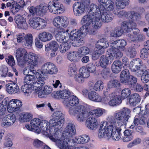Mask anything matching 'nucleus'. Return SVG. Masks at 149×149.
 <instances>
[{
	"mask_svg": "<svg viewBox=\"0 0 149 149\" xmlns=\"http://www.w3.org/2000/svg\"><path fill=\"white\" fill-rule=\"evenodd\" d=\"M85 67L81 68L79 70V74H80L84 79H86L90 76L89 71Z\"/></svg>",
	"mask_w": 149,
	"mask_h": 149,
	"instance_id": "nucleus-54",
	"label": "nucleus"
},
{
	"mask_svg": "<svg viewBox=\"0 0 149 149\" xmlns=\"http://www.w3.org/2000/svg\"><path fill=\"white\" fill-rule=\"evenodd\" d=\"M33 42V36L31 34L28 33L25 34L24 40L23 43V46L27 48H30Z\"/></svg>",
	"mask_w": 149,
	"mask_h": 149,
	"instance_id": "nucleus-39",
	"label": "nucleus"
},
{
	"mask_svg": "<svg viewBox=\"0 0 149 149\" xmlns=\"http://www.w3.org/2000/svg\"><path fill=\"white\" fill-rule=\"evenodd\" d=\"M38 38L42 42H46L51 40L52 39L53 36L50 33L43 31L39 34Z\"/></svg>",
	"mask_w": 149,
	"mask_h": 149,
	"instance_id": "nucleus-37",
	"label": "nucleus"
},
{
	"mask_svg": "<svg viewBox=\"0 0 149 149\" xmlns=\"http://www.w3.org/2000/svg\"><path fill=\"white\" fill-rule=\"evenodd\" d=\"M107 90H106V91H104L103 92L104 95L102 97H101V100L100 102L102 104H109V95H106V92H107Z\"/></svg>",
	"mask_w": 149,
	"mask_h": 149,
	"instance_id": "nucleus-59",
	"label": "nucleus"
},
{
	"mask_svg": "<svg viewBox=\"0 0 149 149\" xmlns=\"http://www.w3.org/2000/svg\"><path fill=\"white\" fill-rule=\"evenodd\" d=\"M11 125H12L15 122L16 120V116L13 114H8L5 116Z\"/></svg>",
	"mask_w": 149,
	"mask_h": 149,
	"instance_id": "nucleus-63",
	"label": "nucleus"
},
{
	"mask_svg": "<svg viewBox=\"0 0 149 149\" xmlns=\"http://www.w3.org/2000/svg\"><path fill=\"white\" fill-rule=\"evenodd\" d=\"M131 93V91L128 88L123 89L121 91V97L123 99L127 98Z\"/></svg>",
	"mask_w": 149,
	"mask_h": 149,
	"instance_id": "nucleus-56",
	"label": "nucleus"
},
{
	"mask_svg": "<svg viewBox=\"0 0 149 149\" xmlns=\"http://www.w3.org/2000/svg\"><path fill=\"white\" fill-rule=\"evenodd\" d=\"M48 8L50 12L54 14H61L65 10L63 5L57 2H50L48 4Z\"/></svg>",
	"mask_w": 149,
	"mask_h": 149,
	"instance_id": "nucleus-20",
	"label": "nucleus"
},
{
	"mask_svg": "<svg viewBox=\"0 0 149 149\" xmlns=\"http://www.w3.org/2000/svg\"><path fill=\"white\" fill-rule=\"evenodd\" d=\"M86 125L89 129L91 130H95L98 127V124L97 121L94 118L88 117L86 119Z\"/></svg>",
	"mask_w": 149,
	"mask_h": 149,
	"instance_id": "nucleus-31",
	"label": "nucleus"
},
{
	"mask_svg": "<svg viewBox=\"0 0 149 149\" xmlns=\"http://www.w3.org/2000/svg\"><path fill=\"white\" fill-rule=\"evenodd\" d=\"M142 64V61L140 59H135L131 61L129 65L130 69L133 72L139 70Z\"/></svg>",
	"mask_w": 149,
	"mask_h": 149,
	"instance_id": "nucleus-33",
	"label": "nucleus"
},
{
	"mask_svg": "<svg viewBox=\"0 0 149 149\" xmlns=\"http://www.w3.org/2000/svg\"><path fill=\"white\" fill-rule=\"evenodd\" d=\"M130 110L127 108L115 113L113 118L102 121L100 124L98 133L100 138L104 137L109 139L111 137L115 141L121 139V127L125 125L131 117Z\"/></svg>",
	"mask_w": 149,
	"mask_h": 149,
	"instance_id": "nucleus-1",
	"label": "nucleus"
},
{
	"mask_svg": "<svg viewBox=\"0 0 149 149\" xmlns=\"http://www.w3.org/2000/svg\"><path fill=\"white\" fill-rule=\"evenodd\" d=\"M113 49H109L107 51V56L103 55L100 59V64L102 68H106L108 64L111 63L114 58H119L123 55L122 53L120 52L117 49L115 50Z\"/></svg>",
	"mask_w": 149,
	"mask_h": 149,
	"instance_id": "nucleus-9",
	"label": "nucleus"
},
{
	"mask_svg": "<svg viewBox=\"0 0 149 149\" xmlns=\"http://www.w3.org/2000/svg\"><path fill=\"white\" fill-rule=\"evenodd\" d=\"M77 69L76 65L73 63L71 64L69 66L68 74L70 76H72L76 73Z\"/></svg>",
	"mask_w": 149,
	"mask_h": 149,
	"instance_id": "nucleus-51",
	"label": "nucleus"
},
{
	"mask_svg": "<svg viewBox=\"0 0 149 149\" xmlns=\"http://www.w3.org/2000/svg\"><path fill=\"white\" fill-rule=\"evenodd\" d=\"M117 7L116 9H115L113 11V13L115 15H117L119 17H126L129 19H131L134 21H138L141 18L140 15L138 13H135L134 11L126 12L125 11L122 10L119 11L118 8H119Z\"/></svg>",
	"mask_w": 149,
	"mask_h": 149,
	"instance_id": "nucleus-19",
	"label": "nucleus"
},
{
	"mask_svg": "<svg viewBox=\"0 0 149 149\" xmlns=\"http://www.w3.org/2000/svg\"><path fill=\"white\" fill-rule=\"evenodd\" d=\"M41 120L40 119L35 118L32 120L30 122V124L34 129V132L38 134L41 132L40 126Z\"/></svg>",
	"mask_w": 149,
	"mask_h": 149,
	"instance_id": "nucleus-40",
	"label": "nucleus"
},
{
	"mask_svg": "<svg viewBox=\"0 0 149 149\" xmlns=\"http://www.w3.org/2000/svg\"><path fill=\"white\" fill-rule=\"evenodd\" d=\"M141 99L140 96L137 93L132 94L129 97L130 104L133 106H136L139 103Z\"/></svg>",
	"mask_w": 149,
	"mask_h": 149,
	"instance_id": "nucleus-38",
	"label": "nucleus"
},
{
	"mask_svg": "<svg viewBox=\"0 0 149 149\" xmlns=\"http://www.w3.org/2000/svg\"><path fill=\"white\" fill-rule=\"evenodd\" d=\"M67 57L70 61L74 62H77L80 58L77 51H72L68 53Z\"/></svg>",
	"mask_w": 149,
	"mask_h": 149,
	"instance_id": "nucleus-46",
	"label": "nucleus"
},
{
	"mask_svg": "<svg viewBox=\"0 0 149 149\" xmlns=\"http://www.w3.org/2000/svg\"><path fill=\"white\" fill-rule=\"evenodd\" d=\"M76 129L74 125L71 123H68L65 130L63 133L62 136L60 134L59 130V135L58 137L55 138L56 139L64 141L65 139H70V138L72 137L76 134Z\"/></svg>",
	"mask_w": 149,
	"mask_h": 149,
	"instance_id": "nucleus-13",
	"label": "nucleus"
},
{
	"mask_svg": "<svg viewBox=\"0 0 149 149\" xmlns=\"http://www.w3.org/2000/svg\"><path fill=\"white\" fill-rule=\"evenodd\" d=\"M15 56L18 65L21 67L29 65L36 67L38 65L39 55L31 52H28L24 48H18L16 51Z\"/></svg>",
	"mask_w": 149,
	"mask_h": 149,
	"instance_id": "nucleus-3",
	"label": "nucleus"
},
{
	"mask_svg": "<svg viewBox=\"0 0 149 149\" xmlns=\"http://www.w3.org/2000/svg\"><path fill=\"white\" fill-rule=\"evenodd\" d=\"M58 71V68L54 63L48 62L44 63L41 67V70H38L37 77L40 80L42 84H44V80L48 78V74H56Z\"/></svg>",
	"mask_w": 149,
	"mask_h": 149,
	"instance_id": "nucleus-7",
	"label": "nucleus"
},
{
	"mask_svg": "<svg viewBox=\"0 0 149 149\" xmlns=\"http://www.w3.org/2000/svg\"><path fill=\"white\" fill-rule=\"evenodd\" d=\"M14 20L17 27L19 29H26L28 28L26 19L20 15H16Z\"/></svg>",
	"mask_w": 149,
	"mask_h": 149,
	"instance_id": "nucleus-29",
	"label": "nucleus"
},
{
	"mask_svg": "<svg viewBox=\"0 0 149 149\" xmlns=\"http://www.w3.org/2000/svg\"><path fill=\"white\" fill-rule=\"evenodd\" d=\"M89 107V106L88 108L86 109V115L85 117L84 118L82 121H79V122L81 123L84 122L86 120L87 117H88L93 116L96 118H98L101 116L103 113L106 112V110L105 109L99 107L94 109L88 112V109Z\"/></svg>",
	"mask_w": 149,
	"mask_h": 149,
	"instance_id": "nucleus-21",
	"label": "nucleus"
},
{
	"mask_svg": "<svg viewBox=\"0 0 149 149\" xmlns=\"http://www.w3.org/2000/svg\"><path fill=\"white\" fill-rule=\"evenodd\" d=\"M51 119L50 120V123L56 128L57 131L61 129L64 123L65 116L62 112L60 110L55 111L51 115Z\"/></svg>",
	"mask_w": 149,
	"mask_h": 149,
	"instance_id": "nucleus-10",
	"label": "nucleus"
},
{
	"mask_svg": "<svg viewBox=\"0 0 149 149\" xmlns=\"http://www.w3.org/2000/svg\"><path fill=\"white\" fill-rule=\"evenodd\" d=\"M32 118V115L30 113H23L19 116V120L21 122H29Z\"/></svg>",
	"mask_w": 149,
	"mask_h": 149,
	"instance_id": "nucleus-47",
	"label": "nucleus"
},
{
	"mask_svg": "<svg viewBox=\"0 0 149 149\" xmlns=\"http://www.w3.org/2000/svg\"><path fill=\"white\" fill-rule=\"evenodd\" d=\"M24 5V1L21 0L18 2H13L12 3V7L11 11L13 14H15L17 13L21 8H23Z\"/></svg>",
	"mask_w": 149,
	"mask_h": 149,
	"instance_id": "nucleus-36",
	"label": "nucleus"
},
{
	"mask_svg": "<svg viewBox=\"0 0 149 149\" xmlns=\"http://www.w3.org/2000/svg\"><path fill=\"white\" fill-rule=\"evenodd\" d=\"M120 83L118 80L116 79L111 80L109 81L107 84V88L109 89L118 87Z\"/></svg>",
	"mask_w": 149,
	"mask_h": 149,
	"instance_id": "nucleus-52",
	"label": "nucleus"
},
{
	"mask_svg": "<svg viewBox=\"0 0 149 149\" xmlns=\"http://www.w3.org/2000/svg\"><path fill=\"white\" fill-rule=\"evenodd\" d=\"M104 88V84L101 80L97 81L95 84L93 89L95 91H100L102 90Z\"/></svg>",
	"mask_w": 149,
	"mask_h": 149,
	"instance_id": "nucleus-53",
	"label": "nucleus"
},
{
	"mask_svg": "<svg viewBox=\"0 0 149 149\" xmlns=\"http://www.w3.org/2000/svg\"><path fill=\"white\" fill-rule=\"evenodd\" d=\"M92 24H84L80 30H73L71 32L69 38L75 42L77 46L82 45L84 42L83 37L88 34L93 35L95 32V29Z\"/></svg>",
	"mask_w": 149,
	"mask_h": 149,
	"instance_id": "nucleus-4",
	"label": "nucleus"
},
{
	"mask_svg": "<svg viewBox=\"0 0 149 149\" xmlns=\"http://www.w3.org/2000/svg\"><path fill=\"white\" fill-rule=\"evenodd\" d=\"M43 81L44 84L40 86L41 87L39 89V91H37V93L38 94V96L40 97H42L45 96V95H48L50 94L52 91V88L49 86L46 85L44 86L43 88L42 89V87L45 84V81Z\"/></svg>",
	"mask_w": 149,
	"mask_h": 149,
	"instance_id": "nucleus-32",
	"label": "nucleus"
},
{
	"mask_svg": "<svg viewBox=\"0 0 149 149\" xmlns=\"http://www.w3.org/2000/svg\"><path fill=\"white\" fill-rule=\"evenodd\" d=\"M132 132L131 130H126L124 132V137L123 138V141L124 142L130 141L132 139L133 137L132 135Z\"/></svg>",
	"mask_w": 149,
	"mask_h": 149,
	"instance_id": "nucleus-50",
	"label": "nucleus"
},
{
	"mask_svg": "<svg viewBox=\"0 0 149 149\" xmlns=\"http://www.w3.org/2000/svg\"><path fill=\"white\" fill-rule=\"evenodd\" d=\"M101 11L100 15H98V16L100 18L99 20L100 25V27L102 26V22H108L111 21L113 18V15L109 11H107L106 9L104 8H103V9H102L101 8Z\"/></svg>",
	"mask_w": 149,
	"mask_h": 149,
	"instance_id": "nucleus-23",
	"label": "nucleus"
},
{
	"mask_svg": "<svg viewBox=\"0 0 149 149\" xmlns=\"http://www.w3.org/2000/svg\"><path fill=\"white\" fill-rule=\"evenodd\" d=\"M24 84L21 87V91L23 92L24 95L26 96H30L31 93L32 91L34 90L35 92L37 93V91L43 84L41 82H38L39 85L35 86V84L37 83L36 82V78L34 76H27L24 78Z\"/></svg>",
	"mask_w": 149,
	"mask_h": 149,
	"instance_id": "nucleus-6",
	"label": "nucleus"
},
{
	"mask_svg": "<svg viewBox=\"0 0 149 149\" xmlns=\"http://www.w3.org/2000/svg\"><path fill=\"white\" fill-rule=\"evenodd\" d=\"M136 24L135 28H133V33L131 32L127 34V40L130 42H132L134 41L138 40H142L143 38V35L140 33L139 30L136 28Z\"/></svg>",
	"mask_w": 149,
	"mask_h": 149,
	"instance_id": "nucleus-22",
	"label": "nucleus"
},
{
	"mask_svg": "<svg viewBox=\"0 0 149 149\" xmlns=\"http://www.w3.org/2000/svg\"><path fill=\"white\" fill-rule=\"evenodd\" d=\"M126 45V41L123 39H121L114 41L111 43V47L110 49H113V50L117 49L120 52L122 53L118 49L119 47H124Z\"/></svg>",
	"mask_w": 149,
	"mask_h": 149,
	"instance_id": "nucleus-35",
	"label": "nucleus"
},
{
	"mask_svg": "<svg viewBox=\"0 0 149 149\" xmlns=\"http://www.w3.org/2000/svg\"><path fill=\"white\" fill-rule=\"evenodd\" d=\"M63 104L68 108V113L70 116L75 117L79 122L82 121L86 115V109L89 105L84 103H79V100L76 96L71 95L67 101H63Z\"/></svg>",
	"mask_w": 149,
	"mask_h": 149,
	"instance_id": "nucleus-2",
	"label": "nucleus"
},
{
	"mask_svg": "<svg viewBox=\"0 0 149 149\" xmlns=\"http://www.w3.org/2000/svg\"><path fill=\"white\" fill-rule=\"evenodd\" d=\"M0 122L1 126L4 127H7L11 125L6 116L0 118Z\"/></svg>",
	"mask_w": 149,
	"mask_h": 149,
	"instance_id": "nucleus-55",
	"label": "nucleus"
},
{
	"mask_svg": "<svg viewBox=\"0 0 149 149\" xmlns=\"http://www.w3.org/2000/svg\"><path fill=\"white\" fill-rule=\"evenodd\" d=\"M3 103L6 105L8 112L11 113L18 110L22 105V102L20 100L15 99L9 100L8 97L3 100Z\"/></svg>",
	"mask_w": 149,
	"mask_h": 149,
	"instance_id": "nucleus-14",
	"label": "nucleus"
},
{
	"mask_svg": "<svg viewBox=\"0 0 149 149\" xmlns=\"http://www.w3.org/2000/svg\"><path fill=\"white\" fill-rule=\"evenodd\" d=\"M131 75L130 74L129 71L127 69L123 70L120 74V81L123 83H126L128 82L130 77Z\"/></svg>",
	"mask_w": 149,
	"mask_h": 149,
	"instance_id": "nucleus-43",
	"label": "nucleus"
},
{
	"mask_svg": "<svg viewBox=\"0 0 149 149\" xmlns=\"http://www.w3.org/2000/svg\"><path fill=\"white\" fill-rule=\"evenodd\" d=\"M71 95L70 92L67 90L55 91L52 94V97L56 99H62L63 101H67Z\"/></svg>",
	"mask_w": 149,
	"mask_h": 149,
	"instance_id": "nucleus-24",
	"label": "nucleus"
},
{
	"mask_svg": "<svg viewBox=\"0 0 149 149\" xmlns=\"http://www.w3.org/2000/svg\"><path fill=\"white\" fill-rule=\"evenodd\" d=\"M68 29H61L60 31L56 33L55 35L57 40L62 43L59 46L60 52L63 53L68 51L71 47L70 42L68 40Z\"/></svg>",
	"mask_w": 149,
	"mask_h": 149,
	"instance_id": "nucleus-8",
	"label": "nucleus"
},
{
	"mask_svg": "<svg viewBox=\"0 0 149 149\" xmlns=\"http://www.w3.org/2000/svg\"><path fill=\"white\" fill-rule=\"evenodd\" d=\"M116 5L118 8L123 9L128 4L129 0H115Z\"/></svg>",
	"mask_w": 149,
	"mask_h": 149,
	"instance_id": "nucleus-48",
	"label": "nucleus"
},
{
	"mask_svg": "<svg viewBox=\"0 0 149 149\" xmlns=\"http://www.w3.org/2000/svg\"><path fill=\"white\" fill-rule=\"evenodd\" d=\"M6 91L9 94H14L19 92V89L17 84L13 82L9 83L6 85Z\"/></svg>",
	"mask_w": 149,
	"mask_h": 149,
	"instance_id": "nucleus-30",
	"label": "nucleus"
},
{
	"mask_svg": "<svg viewBox=\"0 0 149 149\" xmlns=\"http://www.w3.org/2000/svg\"><path fill=\"white\" fill-rule=\"evenodd\" d=\"M8 71V68L6 65H3L0 66V74L2 77H6Z\"/></svg>",
	"mask_w": 149,
	"mask_h": 149,
	"instance_id": "nucleus-61",
	"label": "nucleus"
},
{
	"mask_svg": "<svg viewBox=\"0 0 149 149\" xmlns=\"http://www.w3.org/2000/svg\"><path fill=\"white\" fill-rule=\"evenodd\" d=\"M141 80L143 83H146L149 81V70L145 71L143 73L141 77Z\"/></svg>",
	"mask_w": 149,
	"mask_h": 149,
	"instance_id": "nucleus-57",
	"label": "nucleus"
},
{
	"mask_svg": "<svg viewBox=\"0 0 149 149\" xmlns=\"http://www.w3.org/2000/svg\"><path fill=\"white\" fill-rule=\"evenodd\" d=\"M59 20V26L58 27L59 30L57 31L56 33L60 31L61 29H64L65 30L68 29H64L67 27L69 24V21L68 18L65 17L60 16Z\"/></svg>",
	"mask_w": 149,
	"mask_h": 149,
	"instance_id": "nucleus-42",
	"label": "nucleus"
},
{
	"mask_svg": "<svg viewBox=\"0 0 149 149\" xmlns=\"http://www.w3.org/2000/svg\"><path fill=\"white\" fill-rule=\"evenodd\" d=\"M46 106V104L42 101H38L35 103V107L37 109L40 111L42 110Z\"/></svg>",
	"mask_w": 149,
	"mask_h": 149,
	"instance_id": "nucleus-64",
	"label": "nucleus"
},
{
	"mask_svg": "<svg viewBox=\"0 0 149 149\" xmlns=\"http://www.w3.org/2000/svg\"><path fill=\"white\" fill-rule=\"evenodd\" d=\"M73 143L70 141L68 143L64 142L62 140H59L56 142V146L60 149H76L73 146Z\"/></svg>",
	"mask_w": 149,
	"mask_h": 149,
	"instance_id": "nucleus-34",
	"label": "nucleus"
},
{
	"mask_svg": "<svg viewBox=\"0 0 149 149\" xmlns=\"http://www.w3.org/2000/svg\"><path fill=\"white\" fill-rule=\"evenodd\" d=\"M73 9L74 14L77 16H80L85 11L86 7L84 4L79 2H76L73 5Z\"/></svg>",
	"mask_w": 149,
	"mask_h": 149,
	"instance_id": "nucleus-27",
	"label": "nucleus"
},
{
	"mask_svg": "<svg viewBox=\"0 0 149 149\" xmlns=\"http://www.w3.org/2000/svg\"><path fill=\"white\" fill-rule=\"evenodd\" d=\"M74 79L76 82L80 84L84 83L85 81V79L79 73L75 75Z\"/></svg>",
	"mask_w": 149,
	"mask_h": 149,
	"instance_id": "nucleus-58",
	"label": "nucleus"
},
{
	"mask_svg": "<svg viewBox=\"0 0 149 149\" xmlns=\"http://www.w3.org/2000/svg\"><path fill=\"white\" fill-rule=\"evenodd\" d=\"M146 118L144 115L140 113H137L134 117V119L133 122L130 126V127L131 129H133L135 128L136 132L142 133V134H146V133L143 132V128L140 126H136L139 125H144L145 123Z\"/></svg>",
	"mask_w": 149,
	"mask_h": 149,
	"instance_id": "nucleus-17",
	"label": "nucleus"
},
{
	"mask_svg": "<svg viewBox=\"0 0 149 149\" xmlns=\"http://www.w3.org/2000/svg\"><path fill=\"white\" fill-rule=\"evenodd\" d=\"M43 143L42 141L36 139L33 140L32 145L35 148H39L43 145Z\"/></svg>",
	"mask_w": 149,
	"mask_h": 149,
	"instance_id": "nucleus-60",
	"label": "nucleus"
},
{
	"mask_svg": "<svg viewBox=\"0 0 149 149\" xmlns=\"http://www.w3.org/2000/svg\"><path fill=\"white\" fill-rule=\"evenodd\" d=\"M90 140L89 136L86 135H83L81 136H77L74 139H65V140L63 141L68 143L71 141L73 143V146H74L75 143L78 144H83L87 143Z\"/></svg>",
	"mask_w": 149,
	"mask_h": 149,
	"instance_id": "nucleus-26",
	"label": "nucleus"
},
{
	"mask_svg": "<svg viewBox=\"0 0 149 149\" xmlns=\"http://www.w3.org/2000/svg\"><path fill=\"white\" fill-rule=\"evenodd\" d=\"M3 103L6 105L8 112L11 113L18 110L22 105V102L20 100L15 99L9 100L8 97L3 100Z\"/></svg>",
	"mask_w": 149,
	"mask_h": 149,
	"instance_id": "nucleus-15",
	"label": "nucleus"
},
{
	"mask_svg": "<svg viewBox=\"0 0 149 149\" xmlns=\"http://www.w3.org/2000/svg\"><path fill=\"white\" fill-rule=\"evenodd\" d=\"M122 67L121 61L118 60L114 61L112 65V71L113 73H118L121 71Z\"/></svg>",
	"mask_w": 149,
	"mask_h": 149,
	"instance_id": "nucleus-44",
	"label": "nucleus"
},
{
	"mask_svg": "<svg viewBox=\"0 0 149 149\" xmlns=\"http://www.w3.org/2000/svg\"><path fill=\"white\" fill-rule=\"evenodd\" d=\"M109 105L111 106L119 105L122 102L121 97L116 92H112L109 94Z\"/></svg>",
	"mask_w": 149,
	"mask_h": 149,
	"instance_id": "nucleus-25",
	"label": "nucleus"
},
{
	"mask_svg": "<svg viewBox=\"0 0 149 149\" xmlns=\"http://www.w3.org/2000/svg\"><path fill=\"white\" fill-rule=\"evenodd\" d=\"M109 45V42L106 39L102 38L98 40L95 44V48L92 55L93 59H97L100 55L104 53V49L107 48Z\"/></svg>",
	"mask_w": 149,
	"mask_h": 149,
	"instance_id": "nucleus-11",
	"label": "nucleus"
},
{
	"mask_svg": "<svg viewBox=\"0 0 149 149\" xmlns=\"http://www.w3.org/2000/svg\"><path fill=\"white\" fill-rule=\"evenodd\" d=\"M101 8H102L101 5L100 8H99L96 5L92 3L89 8V11L88 13L93 16H95L96 14L100 15L101 14Z\"/></svg>",
	"mask_w": 149,
	"mask_h": 149,
	"instance_id": "nucleus-41",
	"label": "nucleus"
},
{
	"mask_svg": "<svg viewBox=\"0 0 149 149\" xmlns=\"http://www.w3.org/2000/svg\"><path fill=\"white\" fill-rule=\"evenodd\" d=\"M88 99L91 101L96 102H100L101 96L94 91H91L88 93Z\"/></svg>",
	"mask_w": 149,
	"mask_h": 149,
	"instance_id": "nucleus-45",
	"label": "nucleus"
},
{
	"mask_svg": "<svg viewBox=\"0 0 149 149\" xmlns=\"http://www.w3.org/2000/svg\"><path fill=\"white\" fill-rule=\"evenodd\" d=\"M80 58L83 56L88 54L90 52L89 48L86 47H83L78 49L77 51Z\"/></svg>",
	"mask_w": 149,
	"mask_h": 149,
	"instance_id": "nucleus-49",
	"label": "nucleus"
},
{
	"mask_svg": "<svg viewBox=\"0 0 149 149\" xmlns=\"http://www.w3.org/2000/svg\"><path fill=\"white\" fill-rule=\"evenodd\" d=\"M135 26V22L132 20L123 22L121 27H117L115 28L117 37L121 36L123 32L126 33L127 36V34L130 33Z\"/></svg>",
	"mask_w": 149,
	"mask_h": 149,
	"instance_id": "nucleus-12",
	"label": "nucleus"
},
{
	"mask_svg": "<svg viewBox=\"0 0 149 149\" xmlns=\"http://www.w3.org/2000/svg\"><path fill=\"white\" fill-rule=\"evenodd\" d=\"M140 57L143 59L146 60L149 57L148 50L146 49H143L140 51Z\"/></svg>",
	"mask_w": 149,
	"mask_h": 149,
	"instance_id": "nucleus-62",
	"label": "nucleus"
},
{
	"mask_svg": "<svg viewBox=\"0 0 149 149\" xmlns=\"http://www.w3.org/2000/svg\"><path fill=\"white\" fill-rule=\"evenodd\" d=\"M40 127L42 134L48 137L51 140L55 143V144L56 142L59 140L56 139L55 138L58 137L59 130H58V132H56L57 130L56 128L51 124L50 120L49 122L45 120H41Z\"/></svg>",
	"mask_w": 149,
	"mask_h": 149,
	"instance_id": "nucleus-5",
	"label": "nucleus"
},
{
	"mask_svg": "<svg viewBox=\"0 0 149 149\" xmlns=\"http://www.w3.org/2000/svg\"><path fill=\"white\" fill-rule=\"evenodd\" d=\"M28 23L32 28L39 30L44 29L47 25V21L45 20L37 17L30 18Z\"/></svg>",
	"mask_w": 149,
	"mask_h": 149,
	"instance_id": "nucleus-18",
	"label": "nucleus"
},
{
	"mask_svg": "<svg viewBox=\"0 0 149 149\" xmlns=\"http://www.w3.org/2000/svg\"><path fill=\"white\" fill-rule=\"evenodd\" d=\"M98 2L101 6L102 8H105L107 11H113L116 9L114 2L111 0H98Z\"/></svg>",
	"mask_w": 149,
	"mask_h": 149,
	"instance_id": "nucleus-28",
	"label": "nucleus"
},
{
	"mask_svg": "<svg viewBox=\"0 0 149 149\" xmlns=\"http://www.w3.org/2000/svg\"><path fill=\"white\" fill-rule=\"evenodd\" d=\"M99 18L98 15L93 16L88 13L81 18V22L84 24H92L94 28L98 29L100 27Z\"/></svg>",
	"mask_w": 149,
	"mask_h": 149,
	"instance_id": "nucleus-16",
	"label": "nucleus"
}]
</instances>
